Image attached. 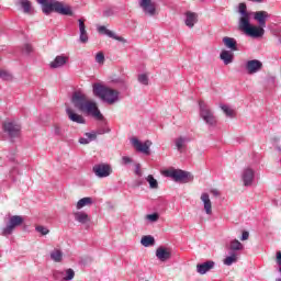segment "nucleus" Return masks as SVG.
<instances>
[{"label": "nucleus", "instance_id": "nucleus-22", "mask_svg": "<svg viewBox=\"0 0 281 281\" xmlns=\"http://www.w3.org/2000/svg\"><path fill=\"white\" fill-rule=\"evenodd\" d=\"M190 142H191V139L189 136H178L175 139L177 150H179V153H182L183 148H186L188 146V144H190Z\"/></svg>", "mask_w": 281, "mask_h": 281}, {"label": "nucleus", "instance_id": "nucleus-11", "mask_svg": "<svg viewBox=\"0 0 281 281\" xmlns=\"http://www.w3.org/2000/svg\"><path fill=\"white\" fill-rule=\"evenodd\" d=\"M256 178V171L250 167L244 168L240 173V179L245 188H251L254 186V179Z\"/></svg>", "mask_w": 281, "mask_h": 281}, {"label": "nucleus", "instance_id": "nucleus-23", "mask_svg": "<svg viewBox=\"0 0 281 281\" xmlns=\"http://www.w3.org/2000/svg\"><path fill=\"white\" fill-rule=\"evenodd\" d=\"M200 199L204 205L205 214H207L209 216H212V200H210V194L202 193Z\"/></svg>", "mask_w": 281, "mask_h": 281}, {"label": "nucleus", "instance_id": "nucleus-30", "mask_svg": "<svg viewBox=\"0 0 281 281\" xmlns=\"http://www.w3.org/2000/svg\"><path fill=\"white\" fill-rule=\"evenodd\" d=\"M89 205H93V198L87 196V198H82L80 199L77 204H76V209L77 210H82V207H87Z\"/></svg>", "mask_w": 281, "mask_h": 281}, {"label": "nucleus", "instance_id": "nucleus-32", "mask_svg": "<svg viewBox=\"0 0 281 281\" xmlns=\"http://www.w3.org/2000/svg\"><path fill=\"white\" fill-rule=\"evenodd\" d=\"M231 252H237V251H243L244 246L241 243L238 241V239H234L231 241L229 247H228Z\"/></svg>", "mask_w": 281, "mask_h": 281}, {"label": "nucleus", "instance_id": "nucleus-6", "mask_svg": "<svg viewBox=\"0 0 281 281\" xmlns=\"http://www.w3.org/2000/svg\"><path fill=\"white\" fill-rule=\"evenodd\" d=\"M238 27L251 38H261V36H265V26H254L251 23H249V20L247 22L245 21L243 24H239Z\"/></svg>", "mask_w": 281, "mask_h": 281}, {"label": "nucleus", "instance_id": "nucleus-51", "mask_svg": "<svg viewBox=\"0 0 281 281\" xmlns=\"http://www.w3.org/2000/svg\"><path fill=\"white\" fill-rule=\"evenodd\" d=\"M135 186L136 188H139V186H144V180H136Z\"/></svg>", "mask_w": 281, "mask_h": 281}, {"label": "nucleus", "instance_id": "nucleus-14", "mask_svg": "<svg viewBox=\"0 0 281 281\" xmlns=\"http://www.w3.org/2000/svg\"><path fill=\"white\" fill-rule=\"evenodd\" d=\"M156 258H158L160 262H167V260L172 258V250L170 248L160 246L156 249Z\"/></svg>", "mask_w": 281, "mask_h": 281}, {"label": "nucleus", "instance_id": "nucleus-15", "mask_svg": "<svg viewBox=\"0 0 281 281\" xmlns=\"http://www.w3.org/2000/svg\"><path fill=\"white\" fill-rule=\"evenodd\" d=\"M238 12H239V14L241 15V16L239 18L238 26L243 25V24L245 23V21H246V22H247V21H250V19H251V13H249V12L247 11V4H246L245 2L239 3V5H238Z\"/></svg>", "mask_w": 281, "mask_h": 281}, {"label": "nucleus", "instance_id": "nucleus-39", "mask_svg": "<svg viewBox=\"0 0 281 281\" xmlns=\"http://www.w3.org/2000/svg\"><path fill=\"white\" fill-rule=\"evenodd\" d=\"M146 221H149V223H157V221H159V213L146 215Z\"/></svg>", "mask_w": 281, "mask_h": 281}, {"label": "nucleus", "instance_id": "nucleus-28", "mask_svg": "<svg viewBox=\"0 0 281 281\" xmlns=\"http://www.w3.org/2000/svg\"><path fill=\"white\" fill-rule=\"evenodd\" d=\"M18 5L22 8L24 14H34V8H32L30 0H19Z\"/></svg>", "mask_w": 281, "mask_h": 281}, {"label": "nucleus", "instance_id": "nucleus-33", "mask_svg": "<svg viewBox=\"0 0 281 281\" xmlns=\"http://www.w3.org/2000/svg\"><path fill=\"white\" fill-rule=\"evenodd\" d=\"M140 244L143 245V247H153V245H155V237L150 235H145L142 237Z\"/></svg>", "mask_w": 281, "mask_h": 281}, {"label": "nucleus", "instance_id": "nucleus-12", "mask_svg": "<svg viewBox=\"0 0 281 281\" xmlns=\"http://www.w3.org/2000/svg\"><path fill=\"white\" fill-rule=\"evenodd\" d=\"M245 71L248 76H254L258 71H262V61L258 59H250L245 63Z\"/></svg>", "mask_w": 281, "mask_h": 281}, {"label": "nucleus", "instance_id": "nucleus-40", "mask_svg": "<svg viewBox=\"0 0 281 281\" xmlns=\"http://www.w3.org/2000/svg\"><path fill=\"white\" fill-rule=\"evenodd\" d=\"M138 82L140 85H145V87H148V75L146 74L138 75Z\"/></svg>", "mask_w": 281, "mask_h": 281}, {"label": "nucleus", "instance_id": "nucleus-10", "mask_svg": "<svg viewBox=\"0 0 281 281\" xmlns=\"http://www.w3.org/2000/svg\"><path fill=\"white\" fill-rule=\"evenodd\" d=\"M138 5L146 16H155L157 14V2L153 0H138Z\"/></svg>", "mask_w": 281, "mask_h": 281}, {"label": "nucleus", "instance_id": "nucleus-2", "mask_svg": "<svg viewBox=\"0 0 281 281\" xmlns=\"http://www.w3.org/2000/svg\"><path fill=\"white\" fill-rule=\"evenodd\" d=\"M92 93L95 98H99L106 104H115L116 102H120V91L109 88L102 83H93Z\"/></svg>", "mask_w": 281, "mask_h": 281}, {"label": "nucleus", "instance_id": "nucleus-7", "mask_svg": "<svg viewBox=\"0 0 281 281\" xmlns=\"http://www.w3.org/2000/svg\"><path fill=\"white\" fill-rule=\"evenodd\" d=\"M199 106H200V117L203 119L205 124H207V126H216V116H214V112H212L210 106L205 104V102L203 101L199 102Z\"/></svg>", "mask_w": 281, "mask_h": 281}, {"label": "nucleus", "instance_id": "nucleus-45", "mask_svg": "<svg viewBox=\"0 0 281 281\" xmlns=\"http://www.w3.org/2000/svg\"><path fill=\"white\" fill-rule=\"evenodd\" d=\"M22 52H24V54H32V45L25 44L22 48Z\"/></svg>", "mask_w": 281, "mask_h": 281}, {"label": "nucleus", "instance_id": "nucleus-48", "mask_svg": "<svg viewBox=\"0 0 281 281\" xmlns=\"http://www.w3.org/2000/svg\"><path fill=\"white\" fill-rule=\"evenodd\" d=\"M113 14H115V12L113 11V9H106L103 12V16H113Z\"/></svg>", "mask_w": 281, "mask_h": 281}, {"label": "nucleus", "instance_id": "nucleus-41", "mask_svg": "<svg viewBox=\"0 0 281 281\" xmlns=\"http://www.w3.org/2000/svg\"><path fill=\"white\" fill-rule=\"evenodd\" d=\"M35 229L38 234H42V236H47V234H49V229L45 226H36Z\"/></svg>", "mask_w": 281, "mask_h": 281}, {"label": "nucleus", "instance_id": "nucleus-35", "mask_svg": "<svg viewBox=\"0 0 281 281\" xmlns=\"http://www.w3.org/2000/svg\"><path fill=\"white\" fill-rule=\"evenodd\" d=\"M50 259H52L54 262H63V250H60V249H54V250L50 252Z\"/></svg>", "mask_w": 281, "mask_h": 281}, {"label": "nucleus", "instance_id": "nucleus-34", "mask_svg": "<svg viewBox=\"0 0 281 281\" xmlns=\"http://www.w3.org/2000/svg\"><path fill=\"white\" fill-rule=\"evenodd\" d=\"M147 183H149V188L151 190H158L159 189V182L153 175H148L146 178Z\"/></svg>", "mask_w": 281, "mask_h": 281}, {"label": "nucleus", "instance_id": "nucleus-47", "mask_svg": "<svg viewBox=\"0 0 281 281\" xmlns=\"http://www.w3.org/2000/svg\"><path fill=\"white\" fill-rule=\"evenodd\" d=\"M79 144H82V145L91 144V138L81 137L79 138Z\"/></svg>", "mask_w": 281, "mask_h": 281}, {"label": "nucleus", "instance_id": "nucleus-29", "mask_svg": "<svg viewBox=\"0 0 281 281\" xmlns=\"http://www.w3.org/2000/svg\"><path fill=\"white\" fill-rule=\"evenodd\" d=\"M67 65V57L65 56H57L50 64V69H58V67H64Z\"/></svg>", "mask_w": 281, "mask_h": 281}, {"label": "nucleus", "instance_id": "nucleus-25", "mask_svg": "<svg viewBox=\"0 0 281 281\" xmlns=\"http://www.w3.org/2000/svg\"><path fill=\"white\" fill-rule=\"evenodd\" d=\"M222 43H224L226 48L231 49V52H238V43L236 42V38L225 36L223 37Z\"/></svg>", "mask_w": 281, "mask_h": 281}, {"label": "nucleus", "instance_id": "nucleus-53", "mask_svg": "<svg viewBox=\"0 0 281 281\" xmlns=\"http://www.w3.org/2000/svg\"><path fill=\"white\" fill-rule=\"evenodd\" d=\"M276 281H281V278H277Z\"/></svg>", "mask_w": 281, "mask_h": 281}, {"label": "nucleus", "instance_id": "nucleus-52", "mask_svg": "<svg viewBox=\"0 0 281 281\" xmlns=\"http://www.w3.org/2000/svg\"><path fill=\"white\" fill-rule=\"evenodd\" d=\"M251 1L252 3H265V0H248Z\"/></svg>", "mask_w": 281, "mask_h": 281}, {"label": "nucleus", "instance_id": "nucleus-5", "mask_svg": "<svg viewBox=\"0 0 281 281\" xmlns=\"http://www.w3.org/2000/svg\"><path fill=\"white\" fill-rule=\"evenodd\" d=\"M164 175L169 179H172L176 183H190V181H194V176L192 173L181 169H168L165 170Z\"/></svg>", "mask_w": 281, "mask_h": 281}, {"label": "nucleus", "instance_id": "nucleus-4", "mask_svg": "<svg viewBox=\"0 0 281 281\" xmlns=\"http://www.w3.org/2000/svg\"><path fill=\"white\" fill-rule=\"evenodd\" d=\"M2 133L7 139L14 142L21 137V125L12 120H5L2 122Z\"/></svg>", "mask_w": 281, "mask_h": 281}, {"label": "nucleus", "instance_id": "nucleus-8", "mask_svg": "<svg viewBox=\"0 0 281 281\" xmlns=\"http://www.w3.org/2000/svg\"><path fill=\"white\" fill-rule=\"evenodd\" d=\"M20 225H23V217L21 215L11 216L7 226L1 229V235L11 236L14 229H16V227Z\"/></svg>", "mask_w": 281, "mask_h": 281}, {"label": "nucleus", "instance_id": "nucleus-20", "mask_svg": "<svg viewBox=\"0 0 281 281\" xmlns=\"http://www.w3.org/2000/svg\"><path fill=\"white\" fill-rule=\"evenodd\" d=\"M215 262L212 260H209L203 263H198L196 265V271L200 273V276H205L207 271H212V269L215 267Z\"/></svg>", "mask_w": 281, "mask_h": 281}, {"label": "nucleus", "instance_id": "nucleus-16", "mask_svg": "<svg viewBox=\"0 0 281 281\" xmlns=\"http://www.w3.org/2000/svg\"><path fill=\"white\" fill-rule=\"evenodd\" d=\"M252 16L257 23H259L260 27H267V19H269L271 15L267 11H256L252 12Z\"/></svg>", "mask_w": 281, "mask_h": 281}, {"label": "nucleus", "instance_id": "nucleus-18", "mask_svg": "<svg viewBox=\"0 0 281 281\" xmlns=\"http://www.w3.org/2000/svg\"><path fill=\"white\" fill-rule=\"evenodd\" d=\"M184 24L187 25V27H194V25H196L198 21H199V15L194 12L191 11H187L184 13Z\"/></svg>", "mask_w": 281, "mask_h": 281}, {"label": "nucleus", "instance_id": "nucleus-17", "mask_svg": "<svg viewBox=\"0 0 281 281\" xmlns=\"http://www.w3.org/2000/svg\"><path fill=\"white\" fill-rule=\"evenodd\" d=\"M85 19H79V41L80 43H89V34L87 33V25H85Z\"/></svg>", "mask_w": 281, "mask_h": 281}, {"label": "nucleus", "instance_id": "nucleus-19", "mask_svg": "<svg viewBox=\"0 0 281 281\" xmlns=\"http://www.w3.org/2000/svg\"><path fill=\"white\" fill-rule=\"evenodd\" d=\"M66 113H67L68 120H70V122H75L76 124H85V122H86L85 116H82L78 113H75V111L71 108H67Z\"/></svg>", "mask_w": 281, "mask_h": 281}, {"label": "nucleus", "instance_id": "nucleus-24", "mask_svg": "<svg viewBox=\"0 0 281 281\" xmlns=\"http://www.w3.org/2000/svg\"><path fill=\"white\" fill-rule=\"evenodd\" d=\"M54 276L56 278H58V276H65L61 279L63 281H71V280H74V278H76V271H74V269H71V268H68L65 271H55Z\"/></svg>", "mask_w": 281, "mask_h": 281}, {"label": "nucleus", "instance_id": "nucleus-38", "mask_svg": "<svg viewBox=\"0 0 281 281\" xmlns=\"http://www.w3.org/2000/svg\"><path fill=\"white\" fill-rule=\"evenodd\" d=\"M221 109L227 117H234V110L229 105H222Z\"/></svg>", "mask_w": 281, "mask_h": 281}, {"label": "nucleus", "instance_id": "nucleus-21", "mask_svg": "<svg viewBox=\"0 0 281 281\" xmlns=\"http://www.w3.org/2000/svg\"><path fill=\"white\" fill-rule=\"evenodd\" d=\"M99 34H104L105 36H109V38H114V41H120L121 43H126V40L124 37L115 35L113 31L106 29V26H99L98 27Z\"/></svg>", "mask_w": 281, "mask_h": 281}, {"label": "nucleus", "instance_id": "nucleus-1", "mask_svg": "<svg viewBox=\"0 0 281 281\" xmlns=\"http://www.w3.org/2000/svg\"><path fill=\"white\" fill-rule=\"evenodd\" d=\"M71 102L75 109H78L81 113L91 115L94 120H104L102 112H100V109L98 108V103L93 100H88L87 94L82 92H74Z\"/></svg>", "mask_w": 281, "mask_h": 281}, {"label": "nucleus", "instance_id": "nucleus-37", "mask_svg": "<svg viewBox=\"0 0 281 281\" xmlns=\"http://www.w3.org/2000/svg\"><path fill=\"white\" fill-rule=\"evenodd\" d=\"M105 133L104 130H99L97 133H86V137L90 139V142H93V139H97L98 135H104Z\"/></svg>", "mask_w": 281, "mask_h": 281}, {"label": "nucleus", "instance_id": "nucleus-31", "mask_svg": "<svg viewBox=\"0 0 281 281\" xmlns=\"http://www.w3.org/2000/svg\"><path fill=\"white\" fill-rule=\"evenodd\" d=\"M236 262H238V252H231L229 256L223 260V265L226 267H232V265Z\"/></svg>", "mask_w": 281, "mask_h": 281}, {"label": "nucleus", "instance_id": "nucleus-43", "mask_svg": "<svg viewBox=\"0 0 281 281\" xmlns=\"http://www.w3.org/2000/svg\"><path fill=\"white\" fill-rule=\"evenodd\" d=\"M95 63H99V65H102V63H104V53H98L95 55Z\"/></svg>", "mask_w": 281, "mask_h": 281}, {"label": "nucleus", "instance_id": "nucleus-26", "mask_svg": "<svg viewBox=\"0 0 281 281\" xmlns=\"http://www.w3.org/2000/svg\"><path fill=\"white\" fill-rule=\"evenodd\" d=\"M74 218L77 223H80V225H87L89 223V214L82 212V211H77L72 213Z\"/></svg>", "mask_w": 281, "mask_h": 281}, {"label": "nucleus", "instance_id": "nucleus-27", "mask_svg": "<svg viewBox=\"0 0 281 281\" xmlns=\"http://www.w3.org/2000/svg\"><path fill=\"white\" fill-rule=\"evenodd\" d=\"M220 58L223 60L224 65H232V63H234V53L224 49L221 52Z\"/></svg>", "mask_w": 281, "mask_h": 281}, {"label": "nucleus", "instance_id": "nucleus-36", "mask_svg": "<svg viewBox=\"0 0 281 281\" xmlns=\"http://www.w3.org/2000/svg\"><path fill=\"white\" fill-rule=\"evenodd\" d=\"M13 76L12 74H10V71L8 70H0V80H4L7 82H10L13 80Z\"/></svg>", "mask_w": 281, "mask_h": 281}, {"label": "nucleus", "instance_id": "nucleus-3", "mask_svg": "<svg viewBox=\"0 0 281 281\" xmlns=\"http://www.w3.org/2000/svg\"><path fill=\"white\" fill-rule=\"evenodd\" d=\"M40 5H42V11L49 15L52 12H56L57 14H61L63 16H74V11L71 7L65 5L63 2L54 1V0H36Z\"/></svg>", "mask_w": 281, "mask_h": 281}, {"label": "nucleus", "instance_id": "nucleus-9", "mask_svg": "<svg viewBox=\"0 0 281 281\" xmlns=\"http://www.w3.org/2000/svg\"><path fill=\"white\" fill-rule=\"evenodd\" d=\"M92 172L99 179H106V177H111L113 173V169L109 164H98L92 167Z\"/></svg>", "mask_w": 281, "mask_h": 281}, {"label": "nucleus", "instance_id": "nucleus-54", "mask_svg": "<svg viewBox=\"0 0 281 281\" xmlns=\"http://www.w3.org/2000/svg\"><path fill=\"white\" fill-rule=\"evenodd\" d=\"M201 2L205 1V0H200Z\"/></svg>", "mask_w": 281, "mask_h": 281}, {"label": "nucleus", "instance_id": "nucleus-13", "mask_svg": "<svg viewBox=\"0 0 281 281\" xmlns=\"http://www.w3.org/2000/svg\"><path fill=\"white\" fill-rule=\"evenodd\" d=\"M131 142L132 146H134L138 153H143V155H150V146H153V142L145 140L142 143L137 138H132Z\"/></svg>", "mask_w": 281, "mask_h": 281}, {"label": "nucleus", "instance_id": "nucleus-44", "mask_svg": "<svg viewBox=\"0 0 281 281\" xmlns=\"http://www.w3.org/2000/svg\"><path fill=\"white\" fill-rule=\"evenodd\" d=\"M135 175L137 176V177H143L144 176V172H142V165H139V164H136L135 165Z\"/></svg>", "mask_w": 281, "mask_h": 281}, {"label": "nucleus", "instance_id": "nucleus-46", "mask_svg": "<svg viewBox=\"0 0 281 281\" xmlns=\"http://www.w3.org/2000/svg\"><path fill=\"white\" fill-rule=\"evenodd\" d=\"M54 133H55V135H57L58 137H61V135H63V128H60V126H58V125H55V126H54Z\"/></svg>", "mask_w": 281, "mask_h": 281}, {"label": "nucleus", "instance_id": "nucleus-50", "mask_svg": "<svg viewBox=\"0 0 281 281\" xmlns=\"http://www.w3.org/2000/svg\"><path fill=\"white\" fill-rule=\"evenodd\" d=\"M210 193L213 194V196H221V192L216 189H212Z\"/></svg>", "mask_w": 281, "mask_h": 281}, {"label": "nucleus", "instance_id": "nucleus-49", "mask_svg": "<svg viewBox=\"0 0 281 281\" xmlns=\"http://www.w3.org/2000/svg\"><path fill=\"white\" fill-rule=\"evenodd\" d=\"M240 240H249V232L244 231Z\"/></svg>", "mask_w": 281, "mask_h": 281}, {"label": "nucleus", "instance_id": "nucleus-42", "mask_svg": "<svg viewBox=\"0 0 281 281\" xmlns=\"http://www.w3.org/2000/svg\"><path fill=\"white\" fill-rule=\"evenodd\" d=\"M122 166H128V164H133V158L128 156H123L121 160Z\"/></svg>", "mask_w": 281, "mask_h": 281}]
</instances>
